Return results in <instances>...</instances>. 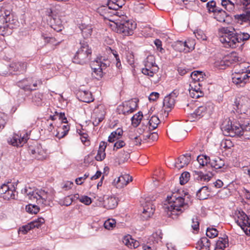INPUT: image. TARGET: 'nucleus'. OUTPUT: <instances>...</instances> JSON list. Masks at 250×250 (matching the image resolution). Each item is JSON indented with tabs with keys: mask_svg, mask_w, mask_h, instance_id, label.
Wrapping results in <instances>:
<instances>
[{
	"mask_svg": "<svg viewBox=\"0 0 250 250\" xmlns=\"http://www.w3.org/2000/svg\"><path fill=\"white\" fill-rule=\"evenodd\" d=\"M223 30V35L219 40L226 47L236 48L240 43L248 40L250 38V34L246 32H236L234 29L230 30L228 28Z\"/></svg>",
	"mask_w": 250,
	"mask_h": 250,
	"instance_id": "f257e3e1",
	"label": "nucleus"
},
{
	"mask_svg": "<svg viewBox=\"0 0 250 250\" xmlns=\"http://www.w3.org/2000/svg\"><path fill=\"white\" fill-rule=\"evenodd\" d=\"M167 199L169 204L167 207V214L173 219L188 208V204L185 202V199L177 194L167 196Z\"/></svg>",
	"mask_w": 250,
	"mask_h": 250,
	"instance_id": "f03ea898",
	"label": "nucleus"
},
{
	"mask_svg": "<svg viewBox=\"0 0 250 250\" xmlns=\"http://www.w3.org/2000/svg\"><path fill=\"white\" fill-rule=\"evenodd\" d=\"M81 46L74 55L72 61L74 63L83 65L88 62L91 59L92 50L87 42H80Z\"/></svg>",
	"mask_w": 250,
	"mask_h": 250,
	"instance_id": "7ed1b4c3",
	"label": "nucleus"
},
{
	"mask_svg": "<svg viewBox=\"0 0 250 250\" xmlns=\"http://www.w3.org/2000/svg\"><path fill=\"white\" fill-rule=\"evenodd\" d=\"M119 19L115 20L114 22L116 27V32L123 33L125 36L131 35L133 33V30L136 27V23L132 21L127 19L126 16H119Z\"/></svg>",
	"mask_w": 250,
	"mask_h": 250,
	"instance_id": "20e7f679",
	"label": "nucleus"
},
{
	"mask_svg": "<svg viewBox=\"0 0 250 250\" xmlns=\"http://www.w3.org/2000/svg\"><path fill=\"white\" fill-rule=\"evenodd\" d=\"M54 195L55 191L52 189L47 190L38 189L34 201H36L38 205L42 207L49 206L51 202L54 199Z\"/></svg>",
	"mask_w": 250,
	"mask_h": 250,
	"instance_id": "39448f33",
	"label": "nucleus"
},
{
	"mask_svg": "<svg viewBox=\"0 0 250 250\" xmlns=\"http://www.w3.org/2000/svg\"><path fill=\"white\" fill-rule=\"evenodd\" d=\"M214 109V105L211 102H207L205 104L199 106L193 113L190 114V117L195 120H198L206 115H210Z\"/></svg>",
	"mask_w": 250,
	"mask_h": 250,
	"instance_id": "423d86ee",
	"label": "nucleus"
},
{
	"mask_svg": "<svg viewBox=\"0 0 250 250\" xmlns=\"http://www.w3.org/2000/svg\"><path fill=\"white\" fill-rule=\"evenodd\" d=\"M16 193V188L11 183H4L0 187V196L4 200L15 199Z\"/></svg>",
	"mask_w": 250,
	"mask_h": 250,
	"instance_id": "0eeeda50",
	"label": "nucleus"
},
{
	"mask_svg": "<svg viewBox=\"0 0 250 250\" xmlns=\"http://www.w3.org/2000/svg\"><path fill=\"white\" fill-rule=\"evenodd\" d=\"M249 77L246 72H235L232 75V82L238 87H243L248 82Z\"/></svg>",
	"mask_w": 250,
	"mask_h": 250,
	"instance_id": "6e6552de",
	"label": "nucleus"
},
{
	"mask_svg": "<svg viewBox=\"0 0 250 250\" xmlns=\"http://www.w3.org/2000/svg\"><path fill=\"white\" fill-rule=\"evenodd\" d=\"M137 106V101L135 99L128 103H123L122 105H120L118 109L120 114L125 115L134 112Z\"/></svg>",
	"mask_w": 250,
	"mask_h": 250,
	"instance_id": "1a4fd4ad",
	"label": "nucleus"
},
{
	"mask_svg": "<svg viewBox=\"0 0 250 250\" xmlns=\"http://www.w3.org/2000/svg\"><path fill=\"white\" fill-rule=\"evenodd\" d=\"M27 68V63L25 62H12L9 65V72L3 73L4 75L18 74L25 72Z\"/></svg>",
	"mask_w": 250,
	"mask_h": 250,
	"instance_id": "9d476101",
	"label": "nucleus"
},
{
	"mask_svg": "<svg viewBox=\"0 0 250 250\" xmlns=\"http://www.w3.org/2000/svg\"><path fill=\"white\" fill-rule=\"evenodd\" d=\"M28 139L27 133L24 134L23 136H21V134H15L8 142L9 144L14 146L21 147L27 142Z\"/></svg>",
	"mask_w": 250,
	"mask_h": 250,
	"instance_id": "9b49d317",
	"label": "nucleus"
},
{
	"mask_svg": "<svg viewBox=\"0 0 250 250\" xmlns=\"http://www.w3.org/2000/svg\"><path fill=\"white\" fill-rule=\"evenodd\" d=\"M239 61V58L234 54H231L225 56L220 60L219 65L222 67L221 69H225L226 67L229 66L230 65L237 62Z\"/></svg>",
	"mask_w": 250,
	"mask_h": 250,
	"instance_id": "f8f14e48",
	"label": "nucleus"
},
{
	"mask_svg": "<svg viewBox=\"0 0 250 250\" xmlns=\"http://www.w3.org/2000/svg\"><path fill=\"white\" fill-rule=\"evenodd\" d=\"M132 180V177H130L128 174H125L121 175L117 179H114L112 184L117 188H122L127 185Z\"/></svg>",
	"mask_w": 250,
	"mask_h": 250,
	"instance_id": "ddd939ff",
	"label": "nucleus"
},
{
	"mask_svg": "<svg viewBox=\"0 0 250 250\" xmlns=\"http://www.w3.org/2000/svg\"><path fill=\"white\" fill-rule=\"evenodd\" d=\"M155 207L151 202H148L144 207L143 211L141 215L144 220H147L151 217L155 211Z\"/></svg>",
	"mask_w": 250,
	"mask_h": 250,
	"instance_id": "4468645a",
	"label": "nucleus"
},
{
	"mask_svg": "<svg viewBox=\"0 0 250 250\" xmlns=\"http://www.w3.org/2000/svg\"><path fill=\"white\" fill-rule=\"evenodd\" d=\"M191 160V154L186 153L180 156L175 163V166L178 169L187 166Z\"/></svg>",
	"mask_w": 250,
	"mask_h": 250,
	"instance_id": "2eb2a0df",
	"label": "nucleus"
},
{
	"mask_svg": "<svg viewBox=\"0 0 250 250\" xmlns=\"http://www.w3.org/2000/svg\"><path fill=\"white\" fill-rule=\"evenodd\" d=\"M193 177L194 180L200 181H208L213 176L212 172H208L207 173H203L201 171L194 170L192 172Z\"/></svg>",
	"mask_w": 250,
	"mask_h": 250,
	"instance_id": "dca6fc26",
	"label": "nucleus"
},
{
	"mask_svg": "<svg viewBox=\"0 0 250 250\" xmlns=\"http://www.w3.org/2000/svg\"><path fill=\"white\" fill-rule=\"evenodd\" d=\"M196 197L199 200H205L208 198L211 190L207 186H203L197 189H194Z\"/></svg>",
	"mask_w": 250,
	"mask_h": 250,
	"instance_id": "f3484780",
	"label": "nucleus"
},
{
	"mask_svg": "<svg viewBox=\"0 0 250 250\" xmlns=\"http://www.w3.org/2000/svg\"><path fill=\"white\" fill-rule=\"evenodd\" d=\"M78 99L84 103H90L94 100L92 93L88 90H80L77 93Z\"/></svg>",
	"mask_w": 250,
	"mask_h": 250,
	"instance_id": "a211bd4d",
	"label": "nucleus"
},
{
	"mask_svg": "<svg viewBox=\"0 0 250 250\" xmlns=\"http://www.w3.org/2000/svg\"><path fill=\"white\" fill-rule=\"evenodd\" d=\"M15 23L4 22L0 26V35L3 36H8L12 34Z\"/></svg>",
	"mask_w": 250,
	"mask_h": 250,
	"instance_id": "6ab92c4d",
	"label": "nucleus"
},
{
	"mask_svg": "<svg viewBox=\"0 0 250 250\" xmlns=\"http://www.w3.org/2000/svg\"><path fill=\"white\" fill-rule=\"evenodd\" d=\"M234 19L242 22L250 21V7L246 8L242 14L234 16Z\"/></svg>",
	"mask_w": 250,
	"mask_h": 250,
	"instance_id": "aec40b11",
	"label": "nucleus"
},
{
	"mask_svg": "<svg viewBox=\"0 0 250 250\" xmlns=\"http://www.w3.org/2000/svg\"><path fill=\"white\" fill-rule=\"evenodd\" d=\"M31 83H33L32 78L24 79L17 83L18 86L24 91H30L31 89Z\"/></svg>",
	"mask_w": 250,
	"mask_h": 250,
	"instance_id": "412c9836",
	"label": "nucleus"
},
{
	"mask_svg": "<svg viewBox=\"0 0 250 250\" xmlns=\"http://www.w3.org/2000/svg\"><path fill=\"white\" fill-rule=\"evenodd\" d=\"M107 143L102 141L99 145V150L97 155L95 156V159L98 161H103L105 157V150L106 147Z\"/></svg>",
	"mask_w": 250,
	"mask_h": 250,
	"instance_id": "4be33fe9",
	"label": "nucleus"
},
{
	"mask_svg": "<svg viewBox=\"0 0 250 250\" xmlns=\"http://www.w3.org/2000/svg\"><path fill=\"white\" fill-rule=\"evenodd\" d=\"M243 128L242 126L236 122L232 123V127L230 132V136H234L235 135H243Z\"/></svg>",
	"mask_w": 250,
	"mask_h": 250,
	"instance_id": "5701e85b",
	"label": "nucleus"
},
{
	"mask_svg": "<svg viewBox=\"0 0 250 250\" xmlns=\"http://www.w3.org/2000/svg\"><path fill=\"white\" fill-rule=\"evenodd\" d=\"M228 245V236L224 235L223 237L219 238V240L216 242L214 250H224V248Z\"/></svg>",
	"mask_w": 250,
	"mask_h": 250,
	"instance_id": "b1692460",
	"label": "nucleus"
},
{
	"mask_svg": "<svg viewBox=\"0 0 250 250\" xmlns=\"http://www.w3.org/2000/svg\"><path fill=\"white\" fill-rule=\"evenodd\" d=\"M79 28L84 38H88L91 36L92 32L91 25L83 23L80 25Z\"/></svg>",
	"mask_w": 250,
	"mask_h": 250,
	"instance_id": "393cba45",
	"label": "nucleus"
},
{
	"mask_svg": "<svg viewBox=\"0 0 250 250\" xmlns=\"http://www.w3.org/2000/svg\"><path fill=\"white\" fill-rule=\"evenodd\" d=\"M104 207L108 209L115 208L117 205V199L115 197H109L104 201Z\"/></svg>",
	"mask_w": 250,
	"mask_h": 250,
	"instance_id": "a878e982",
	"label": "nucleus"
},
{
	"mask_svg": "<svg viewBox=\"0 0 250 250\" xmlns=\"http://www.w3.org/2000/svg\"><path fill=\"white\" fill-rule=\"evenodd\" d=\"M225 166V161L219 157L215 158L211 161L210 167L215 170L221 169Z\"/></svg>",
	"mask_w": 250,
	"mask_h": 250,
	"instance_id": "bb28decb",
	"label": "nucleus"
},
{
	"mask_svg": "<svg viewBox=\"0 0 250 250\" xmlns=\"http://www.w3.org/2000/svg\"><path fill=\"white\" fill-rule=\"evenodd\" d=\"M37 189H36V190H33L30 187H25L23 189L21 190V192L26 195L29 199L34 201L36 197V195L37 194Z\"/></svg>",
	"mask_w": 250,
	"mask_h": 250,
	"instance_id": "cd10ccee",
	"label": "nucleus"
},
{
	"mask_svg": "<svg viewBox=\"0 0 250 250\" xmlns=\"http://www.w3.org/2000/svg\"><path fill=\"white\" fill-rule=\"evenodd\" d=\"M123 3L122 2L118 1L117 0H109L107 2V6H108V9H112L115 11H117L119 8L122 7ZM115 14L114 15H117L119 13L118 12L115 11Z\"/></svg>",
	"mask_w": 250,
	"mask_h": 250,
	"instance_id": "c85d7f7f",
	"label": "nucleus"
},
{
	"mask_svg": "<svg viewBox=\"0 0 250 250\" xmlns=\"http://www.w3.org/2000/svg\"><path fill=\"white\" fill-rule=\"evenodd\" d=\"M232 122L229 119H226L222 123L221 128L224 134L226 136H229Z\"/></svg>",
	"mask_w": 250,
	"mask_h": 250,
	"instance_id": "c756f323",
	"label": "nucleus"
},
{
	"mask_svg": "<svg viewBox=\"0 0 250 250\" xmlns=\"http://www.w3.org/2000/svg\"><path fill=\"white\" fill-rule=\"evenodd\" d=\"M43 94L40 92H35L32 96V102L36 105L42 106L43 102Z\"/></svg>",
	"mask_w": 250,
	"mask_h": 250,
	"instance_id": "7c9ffc66",
	"label": "nucleus"
},
{
	"mask_svg": "<svg viewBox=\"0 0 250 250\" xmlns=\"http://www.w3.org/2000/svg\"><path fill=\"white\" fill-rule=\"evenodd\" d=\"M204 76H205L204 73L199 71H195L190 74V77L195 83H202L204 79Z\"/></svg>",
	"mask_w": 250,
	"mask_h": 250,
	"instance_id": "2f4dec72",
	"label": "nucleus"
},
{
	"mask_svg": "<svg viewBox=\"0 0 250 250\" xmlns=\"http://www.w3.org/2000/svg\"><path fill=\"white\" fill-rule=\"evenodd\" d=\"M206 7L209 13H217V12L222 11L221 8L216 6V2L213 0L208 2L206 4Z\"/></svg>",
	"mask_w": 250,
	"mask_h": 250,
	"instance_id": "473e14b6",
	"label": "nucleus"
},
{
	"mask_svg": "<svg viewBox=\"0 0 250 250\" xmlns=\"http://www.w3.org/2000/svg\"><path fill=\"white\" fill-rule=\"evenodd\" d=\"M110 62L107 59H103L102 58H98L94 62V64L100 66L102 70L105 69L110 65Z\"/></svg>",
	"mask_w": 250,
	"mask_h": 250,
	"instance_id": "72a5a7b5",
	"label": "nucleus"
},
{
	"mask_svg": "<svg viewBox=\"0 0 250 250\" xmlns=\"http://www.w3.org/2000/svg\"><path fill=\"white\" fill-rule=\"evenodd\" d=\"M69 129L70 126L68 125H63L59 128L56 136L59 139L62 138L67 134Z\"/></svg>",
	"mask_w": 250,
	"mask_h": 250,
	"instance_id": "f704fd0d",
	"label": "nucleus"
},
{
	"mask_svg": "<svg viewBox=\"0 0 250 250\" xmlns=\"http://www.w3.org/2000/svg\"><path fill=\"white\" fill-rule=\"evenodd\" d=\"M197 160L200 166L203 167L204 166H210L211 161L209 157L206 155H199L197 158Z\"/></svg>",
	"mask_w": 250,
	"mask_h": 250,
	"instance_id": "c9c22d12",
	"label": "nucleus"
},
{
	"mask_svg": "<svg viewBox=\"0 0 250 250\" xmlns=\"http://www.w3.org/2000/svg\"><path fill=\"white\" fill-rule=\"evenodd\" d=\"M222 6L228 11H233L235 9L234 3L230 0H222Z\"/></svg>",
	"mask_w": 250,
	"mask_h": 250,
	"instance_id": "e433bc0d",
	"label": "nucleus"
},
{
	"mask_svg": "<svg viewBox=\"0 0 250 250\" xmlns=\"http://www.w3.org/2000/svg\"><path fill=\"white\" fill-rule=\"evenodd\" d=\"M175 100V99H174L168 95H167L164 99L163 105L166 108H171L174 105Z\"/></svg>",
	"mask_w": 250,
	"mask_h": 250,
	"instance_id": "4c0bfd02",
	"label": "nucleus"
},
{
	"mask_svg": "<svg viewBox=\"0 0 250 250\" xmlns=\"http://www.w3.org/2000/svg\"><path fill=\"white\" fill-rule=\"evenodd\" d=\"M143 117V113L141 111H139L137 114H135L131 118L132 125L135 127L138 126L140 124Z\"/></svg>",
	"mask_w": 250,
	"mask_h": 250,
	"instance_id": "58836bf2",
	"label": "nucleus"
},
{
	"mask_svg": "<svg viewBox=\"0 0 250 250\" xmlns=\"http://www.w3.org/2000/svg\"><path fill=\"white\" fill-rule=\"evenodd\" d=\"M240 222H241V224L246 225L249 224V222H250V217L248 216L245 212L243 211L239 212L238 214V219Z\"/></svg>",
	"mask_w": 250,
	"mask_h": 250,
	"instance_id": "ea45409f",
	"label": "nucleus"
},
{
	"mask_svg": "<svg viewBox=\"0 0 250 250\" xmlns=\"http://www.w3.org/2000/svg\"><path fill=\"white\" fill-rule=\"evenodd\" d=\"M51 22L52 24L54 23V25L52 24V27L57 31L61 30V27L62 25V22L61 20L58 18L56 16L55 17H53L52 19L51 20Z\"/></svg>",
	"mask_w": 250,
	"mask_h": 250,
	"instance_id": "a19ab883",
	"label": "nucleus"
},
{
	"mask_svg": "<svg viewBox=\"0 0 250 250\" xmlns=\"http://www.w3.org/2000/svg\"><path fill=\"white\" fill-rule=\"evenodd\" d=\"M160 123V120L157 116L155 115L152 116L148 122L149 125V128L150 129H155Z\"/></svg>",
	"mask_w": 250,
	"mask_h": 250,
	"instance_id": "79ce46f5",
	"label": "nucleus"
},
{
	"mask_svg": "<svg viewBox=\"0 0 250 250\" xmlns=\"http://www.w3.org/2000/svg\"><path fill=\"white\" fill-rule=\"evenodd\" d=\"M186 43L181 41H177L173 44L174 49L179 52H185Z\"/></svg>",
	"mask_w": 250,
	"mask_h": 250,
	"instance_id": "37998d69",
	"label": "nucleus"
},
{
	"mask_svg": "<svg viewBox=\"0 0 250 250\" xmlns=\"http://www.w3.org/2000/svg\"><path fill=\"white\" fill-rule=\"evenodd\" d=\"M144 65L146 67H153L155 66V57L153 55H148L145 60Z\"/></svg>",
	"mask_w": 250,
	"mask_h": 250,
	"instance_id": "c03bdc74",
	"label": "nucleus"
},
{
	"mask_svg": "<svg viewBox=\"0 0 250 250\" xmlns=\"http://www.w3.org/2000/svg\"><path fill=\"white\" fill-rule=\"evenodd\" d=\"M42 38L44 40L46 44H50L53 45H55L58 43L55 38L48 37L44 33L42 34Z\"/></svg>",
	"mask_w": 250,
	"mask_h": 250,
	"instance_id": "a18cd8bd",
	"label": "nucleus"
},
{
	"mask_svg": "<svg viewBox=\"0 0 250 250\" xmlns=\"http://www.w3.org/2000/svg\"><path fill=\"white\" fill-rule=\"evenodd\" d=\"M25 209L31 214H36L39 211L40 208L37 205L29 204L26 206Z\"/></svg>",
	"mask_w": 250,
	"mask_h": 250,
	"instance_id": "49530a36",
	"label": "nucleus"
},
{
	"mask_svg": "<svg viewBox=\"0 0 250 250\" xmlns=\"http://www.w3.org/2000/svg\"><path fill=\"white\" fill-rule=\"evenodd\" d=\"M4 15L3 16L4 20L3 21L5 22H12L15 23V20L13 19V16L11 13L10 11L6 10L4 11Z\"/></svg>",
	"mask_w": 250,
	"mask_h": 250,
	"instance_id": "de8ad7c7",
	"label": "nucleus"
},
{
	"mask_svg": "<svg viewBox=\"0 0 250 250\" xmlns=\"http://www.w3.org/2000/svg\"><path fill=\"white\" fill-rule=\"evenodd\" d=\"M218 230L213 228L208 227L207 229L206 235L209 238H214L218 235Z\"/></svg>",
	"mask_w": 250,
	"mask_h": 250,
	"instance_id": "09e8293b",
	"label": "nucleus"
},
{
	"mask_svg": "<svg viewBox=\"0 0 250 250\" xmlns=\"http://www.w3.org/2000/svg\"><path fill=\"white\" fill-rule=\"evenodd\" d=\"M190 173L188 172H184L181 175L180 179V183L183 185L187 183L189 179Z\"/></svg>",
	"mask_w": 250,
	"mask_h": 250,
	"instance_id": "8fccbe9b",
	"label": "nucleus"
},
{
	"mask_svg": "<svg viewBox=\"0 0 250 250\" xmlns=\"http://www.w3.org/2000/svg\"><path fill=\"white\" fill-rule=\"evenodd\" d=\"M215 18L219 22H225V18L228 16L227 13L222 9L221 12H217Z\"/></svg>",
	"mask_w": 250,
	"mask_h": 250,
	"instance_id": "3c124183",
	"label": "nucleus"
},
{
	"mask_svg": "<svg viewBox=\"0 0 250 250\" xmlns=\"http://www.w3.org/2000/svg\"><path fill=\"white\" fill-rule=\"evenodd\" d=\"M116 225V221L113 219H109L105 221L104 226L107 229H110L115 227Z\"/></svg>",
	"mask_w": 250,
	"mask_h": 250,
	"instance_id": "603ef678",
	"label": "nucleus"
},
{
	"mask_svg": "<svg viewBox=\"0 0 250 250\" xmlns=\"http://www.w3.org/2000/svg\"><path fill=\"white\" fill-rule=\"evenodd\" d=\"M145 140H151L152 141H155L158 138V134L156 132L147 133L144 135Z\"/></svg>",
	"mask_w": 250,
	"mask_h": 250,
	"instance_id": "864d4df0",
	"label": "nucleus"
},
{
	"mask_svg": "<svg viewBox=\"0 0 250 250\" xmlns=\"http://www.w3.org/2000/svg\"><path fill=\"white\" fill-rule=\"evenodd\" d=\"M30 151L32 154L38 153L39 156H36L38 159L44 157L43 155V150H41L39 146H38L36 148L30 149Z\"/></svg>",
	"mask_w": 250,
	"mask_h": 250,
	"instance_id": "5fc2aeb1",
	"label": "nucleus"
},
{
	"mask_svg": "<svg viewBox=\"0 0 250 250\" xmlns=\"http://www.w3.org/2000/svg\"><path fill=\"white\" fill-rule=\"evenodd\" d=\"M44 223V220L43 218H39L37 220H35L31 222V225H32V229L35 228H39L42 224Z\"/></svg>",
	"mask_w": 250,
	"mask_h": 250,
	"instance_id": "6e6d98bb",
	"label": "nucleus"
},
{
	"mask_svg": "<svg viewBox=\"0 0 250 250\" xmlns=\"http://www.w3.org/2000/svg\"><path fill=\"white\" fill-rule=\"evenodd\" d=\"M202 83H195L194 82L191 84H190V86L191 87V90L190 91H198L199 92H202L201 90V87L202 86Z\"/></svg>",
	"mask_w": 250,
	"mask_h": 250,
	"instance_id": "4d7b16f0",
	"label": "nucleus"
},
{
	"mask_svg": "<svg viewBox=\"0 0 250 250\" xmlns=\"http://www.w3.org/2000/svg\"><path fill=\"white\" fill-rule=\"evenodd\" d=\"M210 241L206 237H202L200 241L198 242V245L199 247H204V246H208L210 247Z\"/></svg>",
	"mask_w": 250,
	"mask_h": 250,
	"instance_id": "13d9d810",
	"label": "nucleus"
},
{
	"mask_svg": "<svg viewBox=\"0 0 250 250\" xmlns=\"http://www.w3.org/2000/svg\"><path fill=\"white\" fill-rule=\"evenodd\" d=\"M42 84V82L41 79H38L34 80L33 79V83H31V89L30 91L35 90L39 86Z\"/></svg>",
	"mask_w": 250,
	"mask_h": 250,
	"instance_id": "bf43d9fd",
	"label": "nucleus"
},
{
	"mask_svg": "<svg viewBox=\"0 0 250 250\" xmlns=\"http://www.w3.org/2000/svg\"><path fill=\"white\" fill-rule=\"evenodd\" d=\"M7 120V116L0 112V130L2 129L6 124Z\"/></svg>",
	"mask_w": 250,
	"mask_h": 250,
	"instance_id": "052dcab7",
	"label": "nucleus"
},
{
	"mask_svg": "<svg viewBox=\"0 0 250 250\" xmlns=\"http://www.w3.org/2000/svg\"><path fill=\"white\" fill-rule=\"evenodd\" d=\"M221 146L224 148L229 149L233 146V145L230 140H225L222 142Z\"/></svg>",
	"mask_w": 250,
	"mask_h": 250,
	"instance_id": "680f3d73",
	"label": "nucleus"
},
{
	"mask_svg": "<svg viewBox=\"0 0 250 250\" xmlns=\"http://www.w3.org/2000/svg\"><path fill=\"white\" fill-rule=\"evenodd\" d=\"M32 225H31V223H30L26 225L23 226L20 229V231L23 234H25L29 230L33 229L32 227L31 226Z\"/></svg>",
	"mask_w": 250,
	"mask_h": 250,
	"instance_id": "e2e57ef3",
	"label": "nucleus"
},
{
	"mask_svg": "<svg viewBox=\"0 0 250 250\" xmlns=\"http://www.w3.org/2000/svg\"><path fill=\"white\" fill-rule=\"evenodd\" d=\"M133 241H134V239L131 238V236L130 235H128L125 236L124 237L123 242L125 245L132 247V243H133Z\"/></svg>",
	"mask_w": 250,
	"mask_h": 250,
	"instance_id": "0e129e2a",
	"label": "nucleus"
},
{
	"mask_svg": "<svg viewBox=\"0 0 250 250\" xmlns=\"http://www.w3.org/2000/svg\"><path fill=\"white\" fill-rule=\"evenodd\" d=\"M192 224L191 227L194 230H198L199 229V222L198 221L197 218L196 217L195 218L192 219Z\"/></svg>",
	"mask_w": 250,
	"mask_h": 250,
	"instance_id": "69168bd1",
	"label": "nucleus"
},
{
	"mask_svg": "<svg viewBox=\"0 0 250 250\" xmlns=\"http://www.w3.org/2000/svg\"><path fill=\"white\" fill-rule=\"evenodd\" d=\"M125 145V143L124 141L122 140H119L117 141L114 145V150H117L118 149L121 148L124 146Z\"/></svg>",
	"mask_w": 250,
	"mask_h": 250,
	"instance_id": "338daca9",
	"label": "nucleus"
},
{
	"mask_svg": "<svg viewBox=\"0 0 250 250\" xmlns=\"http://www.w3.org/2000/svg\"><path fill=\"white\" fill-rule=\"evenodd\" d=\"M80 201L86 205H89L91 203V199L87 196H83L80 199Z\"/></svg>",
	"mask_w": 250,
	"mask_h": 250,
	"instance_id": "774afa93",
	"label": "nucleus"
}]
</instances>
